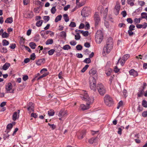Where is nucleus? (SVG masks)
<instances>
[{"label": "nucleus", "mask_w": 147, "mask_h": 147, "mask_svg": "<svg viewBox=\"0 0 147 147\" xmlns=\"http://www.w3.org/2000/svg\"><path fill=\"white\" fill-rule=\"evenodd\" d=\"M43 59H40L36 61V63L38 65H41V63L43 61Z\"/></svg>", "instance_id": "nucleus-39"}, {"label": "nucleus", "mask_w": 147, "mask_h": 147, "mask_svg": "<svg viewBox=\"0 0 147 147\" xmlns=\"http://www.w3.org/2000/svg\"><path fill=\"white\" fill-rule=\"evenodd\" d=\"M36 58V56L34 53H33L30 55V59L33 60H34Z\"/></svg>", "instance_id": "nucleus-55"}, {"label": "nucleus", "mask_w": 147, "mask_h": 147, "mask_svg": "<svg viewBox=\"0 0 147 147\" xmlns=\"http://www.w3.org/2000/svg\"><path fill=\"white\" fill-rule=\"evenodd\" d=\"M80 98L83 100L87 101L86 105L84 104H82L80 105V107L83 110H85L88 109L90 108V105L94 101V98L92 96L90 97L88 94L86 92L84 93V95L80 96Z\"/></svg>", "instance_id": "nucleus-1"}, {"label": "nucleus", "mask_w": 147, "mask_h": 147, "mask_svg": "<svg viewBox=\"0 0 147 147\" xmlns=\"http://www.w3.org/2000/svg\"><path fill=\"white\" fill-rule=\"evenodd\" d=\"M141 19L145 18L147 20V13L146 12H142L141 13Z\"/></svg>", "instance_id": "nucleus-24"}, {"label": "nucleus", "mask_w": 147, "mask_h": 147, "mask_svg": "<svg viewBox=\"0 0 147 147\" xmlns=\"http://www.w3.org/2000/svg\"><path fill=\"white\" fill-rule=\"evenodd\" d=\"M127 22L130 24H132L133 22L131 18H127Z\"/></svg>", "instance_id": "nucleus-59"}, {"label": "nucleus", "mask_w": 147, "mask_h": 147, "mask_svg": "<svg viewBox=\"0 0 147 147\" xmlns=\"http://www.w3.org/2000/svg\"><path fill=\"white\" fill-rule=\"evenodd\" d=\"M121 15H122L123 17H125L127 15V13L125 11H123L121 13Z\"/></svg>", "instance_id": "nucleus-57"}, {"label": "nucleus", "mask_w": 147, "mask_h": 147, "mask_svg": "<svg viewBox=\"0 0 147 147\" xmlns=\"http://www.w3.org/2000/svg\"><path fill=\"white\" fill-rule=\"evenodd\" d=\"M112 70L111 69H109L107 70L106 71V74L107 76H109L110 75Z\"/></svg>", "instance_id": "nucleus-38"}, {"label": "nucleus", "mask_w": 147, "mask_h": 147, "mask_svg": "<svg viewBox=\"0 0 147 147\" xmlns=\"http://www.w3.org/2000/svg\"><path fill=\"white\" fill-rule=\"evenodd\" d=\"M75 39L76 40H79L80 38V36L79 33H77L76 34L75 36Z\"/></svg>", "instance_id": "nucleus-43"}, {"label": "nucleus", "mask_w": 147, "mask_h": 147, "mask_svg": "<svg viewBox=\"0 0 147 147\" xmlns=\"http://www.w3.org/2000/svg\"><path fill=\"white\" fill-rule=\"evenodd\" d=\"M10 66V64L8 63H6L2 67V69L4 70H6Z\"/></svg>", "instance_id": "nucleus-20"}, {"label": "nucleus", "mask_w": 147, "mask_h": 147, "mask_svg": "<svg viewBox=\"0 0 147 147\" xmlns=\"http://www.w3.org/2000/svg\"><path fill=\"white\" fill-rule=\"evenodd\" d=\"M96 80L95 78L94 77H90L89 79L90 85H93L94 84H96Z\"/></svg>", "instance_id": "nucleus-15"}, {"label": "nucleus", "mask_w": 147, "mask_h": 147, "mask_svg": "<svg viewBox=\"0 0 147 147\" xmlns=\"http://www.w3.org/2000/svg\"><path fill=\"white\" fill-rule=\"evenodd\" d=\"M104 100L105 105L108 107H111L114 104V101L113 98L108 94H106L104 98Z\"/></svg>", "instance_id": "nucleus-3"}, {"label": "nucleus", "mask_w": 147, "mask_h": 147, "mask_svg": "<svg viewBox=\"0 0 147 147\" xmlns=\"http://www.w3.org/2000/svg\"><path fill=\"white\" fill-rule=\"evenodd\" d=\"M48 75V74H47V73H45L43 74L41 76H40L39 77H38V78L37 80H39L41 78H42L43 77H45L46 76H47Z\"/></svg>", "instance_id": "nucleus-47"}, {"label": "nucleus", "mask_w": 147, "mask_h": 147, "mask_svg": "<svg viewBox=\"0 0 147 147\" xmlns=\"http://www.w3.org/2000/svg\"><path fill=\"white\" fill-rule=\"evenodd\" d=\"M28 76L27 75H24L23 76V80L25 81L27 80L28 79Z\"/></svg>", "instance_id": "nucleus-64"}, {"label": "nucleus", "mask_w": 147, "mask_h": 147, "mask_svg": "<svg viewBox=\"0 0 147 147\" xmlns=\"http://www.w3.org/2000/svg\"><path fill=\"white\" fill-rule=\"evenodd\" d=\"M135 0H127V3L129 4L131 6H133L134 5V2L135 1Z\"/></svg>", "instance_id": "nucleus-23"}, {"label": "nucleus", "mask_w": 147, "mask_h": 147, "mask_svg": "<svg viewBox=\"0 0 147 147\" xmlns=\"http://www.w3.org/2000/svg\"><path fill=\"white\" fill-rule=\"evenodd\" d=\"M43 19L46 22H48L50 19V17L49 16H45L43 17Z\"/></svg>", "instance_id": "nucleus-52"}, {"label": "nucleus", "mask_w": 147, "mask_h": 147, "mask_svg": "<svg viewBox=\"0 0 147 147\" xmlns=\"http://www.w3.org/2000/svg\"><path fill=\"white\" fill-rule=\"evenodd\" d=\"M56 11V9L55 7H53L51 10V13L53 14H54L55 13Z\"/></svg>", "instance_id": "nucleus-50"}, {"label": "nucleus", "mask_w": 147, "mask_h": 147, "mask_svg": "<svg viewBox=\"0 0 147 147\" xmlns=\"http://www.w3.org/2000/svg\"><path fill=\"white\" fill-rule=\"evenodd\" d=\"M97 90L98 92H105L106 91L105 88L101 84H98Z\"/></svg>", "instance_id": "nucleus-7"}, {"label": "nucleus", "mask_w": 147, "mask_h": 147, "mask_svg": "<svg viewBox=\"0 0 147 147\" xmlns=\"http://www.w3.org/2000/svg\"><path fill=\"white\" fill-rule=\"evenodd\" d=\"M48 125L52 128V130H54L56 128V126L54 124H50L49 123H48Z\"/></svg>", "instance_id": "nucleus-48"}, {"label": "nucleus", "mask_w": 147, "mask_h": 147, "mask_svg": "<svg viewBox=\"0 0 147 147\" xmlns=\"http://www.w3.org/2000/svg\"><path fill=\"white\" fill-rule=\"evenodd\" d=\"M86 133V131L85 130L82 131H81L80 134L78 136V139L80 140L82 139L85 136Z\"/></svg>", "instance_id": "nucleus-13"}, {"label": "nucleus", "mask_w": 147, "mask_h": 147, "mask_svg": "<svg viewBox=\"0 0 147 147\" xmlns=\"http://www.w3.org/2000/svg\"><path fill=\"white\" fill-rule=\"evenodd\" d=\"M89 67V65H86L82 69L81 72H84Z\"/></svg>", "instance_id": "nucleus-46"}, {"label": "nucleus", "mask_w": 147, "mask_h": 147, "mask_svg": "<svg viewBox=\"0 0 147 147\" xmlns=\"http://www.w3.org/2000/svg\"><path fill=\"white\" fill-rule=\"evenodd\" d=\"M62 17V16L61 15L58 16L55 19V22H57L59 21H60Z\"/></svg>", "instance_id": "nucleus-28"}, {"label": "nucleus", "mask_w": 147, "mask_h": 147, "mask_svg": "<svg viewBox=\"0 0 147 147\" xmlns=\"http://www.w3.org/2000/svg\"><path fill=\"white\" fill-rule=\"evenodd\" d=\"M146 86H147L145 82L144 83L143 86L142 87V90H140V92H143L144 89H145V88L146 87Z\"/></svg>", "instance_id": "nucleus-61"}, {"label": "nucleus", "mask_w": 147, "mask_h": 147, "mask_svg": "<svg viewBox=\"0 0 147 147\" xmlns=\"http://www.w3.org/2000/svg\"><path fill=\"white\" fill-rule=\"evenodd\" d=\"M113 46V39L111 37H109L107 40L106 44L103 49V52L109 53L112 49Z\"/></svg>", "instance_id": "nucleus-2"}, {"label": "nucleus", "mask_w": 147, "mask_h": 147, "mask_svg": "<svg viewBox=\"0 0 147 147\" xmlns=\"http://www.w3.org/2000/svg\"><path fill=\"white\" fill-rule=\"evenodd\" d=\"M27 108L28 110L30 112H31V111H34V104L32 102H29L27 104Z\"/></svg>", "instance_id": "nucleus-9"}, {"label": "nucleus", "mask_w": 147, "mask_h": 147, "mask_svg": "<svg viewBox=\"0 0 147 147\" xmlns=\"http://www.w3.org/2000/svg\"><path fill=\"white\" fill-rule=\"evenodd\" d=\"M84 46L87 48H89L90 46V43L88 42H85L84 44Z\"/></svg>", "instance_id": "nucleus-60"}, {"label": "nucleus", "mask_w": 147, "mask_h": 147, "mask_svg": "<svg viewBox=\"0 0 147 147\" xmlns=\"http://www.w3.org/2000/svg\"><path fill=\"white\" fill-rule=\"evenodd\" d=\"M78 31H80V33H82L83 35L84 36H87L88 35V31H83L82 30H78L77 29L76 30H75V32H77Z\"/></svg>", "instance_id": "nucleus-17"}, {"label": "nucleus", "mask_w": 147, "mask_h": 147, "mask_svg": "<svg viewBox=\"0 0 147 147\" xmlns=\"http://www.w3.org/2000/svg\"><path fill=\"white\" fill-rule=\"evenodd\" d=\"M69 26L71 27H74L76 26V24L74 22H71L69 25Z\"/></svg>", "instance_id": "nucleus-54"}, {"label": "nucleus", "mask_w": 147, "mask_h": 147, "mask_svg": "<svg viewBox=\"0 0 147 147\" xmlns=\"http://www.w3.org/2000/svg\"><path fill=\"white\" fill-rule=\"evenodd\" d=\"M135 26L133 24L131 25L129 27V30L131 31L134 30Z\"/></svg>", "instance_id": "nucleus-51"}, {"label": "nucleus", "mask_w": 147, "mask_h": 147, "mask_svg": "<svg viewBox=\"0 0 147 147\" xmlns=\"http://www.w3.org/2000/svg\"><path fill=\"white\" fill-rule=\"evenodd\" d=\"M76 48L78 50H81L82 48V47L81 45H78L76 46Z\"/></svg>", "instance_id": "nucleus-53"}, {"label": "nucleus", "mask_w": 147, "mask_h": 147, "mask_svg": "<svg viewBox=\"0 0 147 147\" xmlns=\"http://www.w3.org/2000/svg\"><path fill=\"white\" fill-rule=\"evenodd\" d=\"M96 84H94L93 85H90V89L93 91H95L96 90Z\"/></svg>", "instance_id": "nucleus-26"}, {"label": "nucleus", "mask_w": 147, "mask_h": 147, "mask_svg": "<svg viewBox=\"0 0 147 147\" xmlns=\"http://www.w3.org/2000/svg\"><path fill=\"white\" fill-rule=\"evenodd\" d=\"M13 125L11 123H10L8 124L6 127V130L5 131V132L9 133L12 128Z\"/></svg>", "instance_id": "nucleus-16"}, {"label": "nucleus", "mask_w": 147, "mask_h": 147, "mask_svg": "<svg viewBox=\"0 0 147 147\" xmlns=\"http://www.w3.org/2000/svg\"><path fill=\"white\" fill-rule=\"evenodd\" d=\"M129 55L128 54H126L124 55L122 58V59L123 60L125 61H126L127 59L129 58Z\"/></svg>", "instance_id": "nucleus-35"}, {"label": "nucleus", "mask_w": 147, "mask_h": 147, "mask_svg": "<svg viewBox=\"0 0 147 147\" xmlns=\"http://www.w3.org/2000/svg\"><path fill=\"white\" fill-rule=\"evenodd\" d=\"M67 113V111L63 109L61 110L59 113L58 116L60 117H62L65 116Z\"/></svg>", "instance_id": "nucleus-12"}, {"label": "nucleus", "mask_w": 147, "mask_h": 147, "mask_svg": "<svg viewBox=\"0 0 147 147\" xmlns=\"http://www.w3.org/2000/svg\"><path fill=\"white\" fill-rule=\"evenodd\" d=\"M130 75L134 77H136L138 76V73L134 69H131L129 71Z\"/></svg>", "instance_id": "nucleus-14"}, {"label": "nucleus", "mask_w": 147, "mask_h": 147, "mask_svg": "<svg viewBox=\"0 0 147 147\" xmlns=\"http://www.w3.org/2000/svg\"><path fill=\"white\" fill-rule=\"evenodd\" d=\"M90 11L87 7H84L82 10L81 14L83 17H87L89 15Z\"/></svg>", "instance_id": "nucleus-6"}, {"label": "nucleus", "mask_w": 147, "mask_h": 147, "mask_svg": "<svg viewBox=\"0 0 147 147\" xmlns=\"http://www.w3.org/2000/svg\"><path fill=\"white\" fill-rule=\"evenodd\" d=\"M120 8V6L119 4H117L115 6L114 9V13L116 15L118 14Z\"/></svg>", "instance_id": "nucleus-11"}, {"label": "nucleus", "mask_w": 147, "mask_h": 147, "mask_svg": "<svg viewBox=\"0 0 147 147\" xmlns=\"http://www.w3.org/2000/svg\"><path fill=\"white\" fill-rule=\"evenodd\" d=\"M55 51V50L54 49H52L48 51V53L49 55H52L53 54Z\"/></svg>", "instance_id": "nucleus-49"}, {"label": "nucleus", "mask_w": 147, "mask_h": 147, "mask_svg": "<svg viewBox=\"0 0 147 147\" xmlns=\"http://www.w3.org/2000/svg\"><path fill=\"white\" fill-rule=\"evenodd\" d=\"M12 87V85L10 83H8L6 86V89L7 91H10Z\"/></svg>", "instance_id": "nucleus-21"}, {"label": "nucleus", "mask_w": 147, "mask_h": 147, "mask_svg": "<svg viewBox=\"0 0 147 147\" xmlns=\"http://www.w3.org/2000/svg\"><path fill=\"white\" fill-rule=\"evenodd\" d=\"M84 62L86 63H89L91 62V61L90 58H89L85 59Z\"/></svg>", "instance_id": "nucleus-44"}, {"label": "nucleus", "mask_w": 147, "mask_h": 147, "mask_svg": "<svg viewBox=\"0 0 147 147\" xmlns=\"http://www.w3.org/2000/svg\"><path fill=\"white\" fill-rule=\"evenodd\" d=\"M6 134H3V138L4 140L8 138L9 136V135L8 134V133L6 132Z\"/></svg>", "instance_id": "nucleus-40"}, {"label": "nucleus", "mask_w": 147, "mask_h": 147, "mask_svg": "<svg viewBox=\"0 0 147 147\" xmlns=\"http://www.w3.org/2000/svg\"><path fill=\"white\" fill-rule=\"evenodd\" d=\"M147 26V23L144 22V25L137 24L136 25V27L138 28H145Z\"/></svg>", "instance_id": "nucleus-18"}, {"label": "nucleus", "mask_w": 147, "mask_h": 147, "mask_svg": "<svg viewBox=\"0 0 147 147\" xmlns=\"http://www.w3.org/2000/svg\"><path fill=\"white\" fill-rule=\"evenodd\" d=\"M29 46L32 49H35L36 45L34 43L31 42L29 43Z\"/></svg>", "instance_id": "nucleus-31"}, {"label": "nucleus", "mask_w": 147, "mask_h": 147, "mask_svg": "<svg viewBox=\"0 0 147 147\" xmlns=\"http://www.w3.org/2000/svg\"><path fill=\"white\" fill-rule=\"evenodd\" d=\"M142 115L144 117H147V111L143 112L142 113Z\"/></svg>", "instance_id": "nucleus-58"}, {"label": "nucleus", "mask_w": 147, "mask_h": 147, "mask_svg": "<svg viewBox=\"0 0 147 147\" xmlns=\"http://www.w3.org/2000/svg\"><path fill=\"white\" fill-rule=\"evenodd\" d=\"M62 49L64 50H68L69 49H71V47L69 45H66L64 46L62 48Z\"/></svg>", "instance_id": "nucleus-30"}, {"label": "nucleus", "mask_w": 147, "mask_h": 147, "mask_svg": "<svg viewBox=\"0 0 147 147\" xmlns=\"http://www.w3.org/2000/svg\"><path fill=\"white\" fill-rule=\"evenodd\" d=\"M20 112V110H18L17 112H15L13 113L12 116V119L13 121H16L17 118H19Z\"/></svg>", "instance_id": "nucleus-10"}, {"label": "nucleus", "mask_w": 147, "mask_h": 147, "mask_svg": "<svg viewBox=\"0 0 147 147\" xmlns=\"http://www.w3.org/2000/svg\"><path fill=\"white\" fill-rule=\"evenodd\" d=\"M103 38V35L101 30L97 31L95 35V40L97 43L100 44L102 41Z\"/></svg>", "instance_id": "nucleus-4"}, {"label": "nucleus", "mask_w": 147, "mask_h": 147, "mask_svg": "<svg viewBox=\"0 0 147 147\" xmlns=\"http://www.w3.org/2000/svg\"><path fill=\"white\" fill-rule=\"evenodd\" d=\"M141 19L140 18H135L134 19V23H135V24H136L139 23L140 22V20Z\"/></svg>", "instance_id": "nucleus-32"}, {"label": "nucleus", "mask_w": 147, "mask_h": 147, "mask_svg": "<svg viewBox=\"0 0 147 147\" xmlns=\"http://www.w3.org/2000/svg\"><path fill=\"white\" fill-rule=\"evenodd\" d=\"M124 128V127L123 126H121L120 127H119L118 128V131H117L118 134L121 135L122 134V131Z\"/></svg>", "instance_id": "nucleus-27"}, {"label": "nucleus", "mask_w": 147, "mask_h": 147, "mask_svg": "<svg viewBox=\"0 0 147 147\" xmlns=\"http://www.w3.org/2000/svg\"><path fill=\"white\" fill-rule=\"evenodd\" d=\"M97 137L96 138H93L89 140V142L90 144H92L94 143H96L97 142Z\"/></svg>", "instance_id": "nucleus-19"}, {"label": "nucleus", "mask_w": 147, "mask_h": 147, "mask_svg": "<svg viewBox=\"0 0 147 147\" xmlns=\"http://www.w3.org/2000/svg\"><path fill=\"white\" fill-rule=\"evenodd\" d=\"M0 51L2 53H5L7 52V50L6 49L2 47L0 48Z\"/></svg>", "instance_id": "nucleus-41"}, {"label": "nucleus", "mask_w": 147, "mask_h": 147, "mask_svg": "<svg viewBox=\"0 0 147 147\" xmlns=\"http://www.w3.org/2000/svg\"><path fill=\"white\" fill-rule=\"evenodd\" d=\"M43 22L42 20L38 21L36 23V25L38 27H40L42 25Z\"/></svg>", "instance_id": "nucleus-33"}, {"label": "nucleus", "mask_w": 147, "mask_h": 147, "mask_svg": "<svg viewBox=\"0 0 147 147\" xmlns=\"http://www.w3.org/2000/svg\"><path fill=\"white\" fill-rule=\"evenodd\" d=\"M36 4L37 5H39L40 6L42 7L44 5V3L40 2V1H37L36 2Z\"/></svg>", "instance_id": "nucleus-45"}, {"label": "nucleus", "mask_w": 147, "mask_h": 147, "mask_svg": "<svg viewBox=\"0 0 147 147\" xmlns=\"http://www.w3.org/2000/svg\"><path fill=\"white\" fill-rule=\"evenodd\" d=\"M53 42V40L52 39H48L46 42L45 43L47 45L52 44Z\"/></svg>", "instance_id": "nucleus-29"}, {"label": "nucleus", "mask_w": 147, "mask_h": 147, "mask_svg": "<svg viewBox=\"0 0 147 147\" xmlns=\"http://www.w3.org/2000/svg\"><path fill=\"white\" fill-rule=\"evenodd\" d=\"M9 36V34L5 32H3L2 35V37L3 38H7Z\"/></svg>", "instance_id": "nucleus-42"}, {"label": "nucleus", "mask_w": 147, "mask_h": 147, "mask_svg": "<svg viewBox=\"0 0 147 147\" xmlns=\"http://www.w3.org/2000/svg\"><path fill=\"white\" fill-rule=\"evenodd\" d=\"M143 109L140 106V105H139L137 108V111L138 112H140L142 111Z\"/></svg>", "instance_id": "nucleus-56"}, {"label": "nucleus", "mask_w": 147, "mask_h": 147, "mask_svg": "<svg viewBox=\"0 0 147 147\" xmlns=\"http://www.w3.org/2000/svg\"><path fill=\"white\" fill-rule=\"evenodd\" d=\"M13 22V18L12 17L7 18L5 21V22L7 23L11 24Z\"/></svg>", "instance_id": "nucleus-22"}, {"label": "nucleus", "mask_w": 147, "mask_h": 147, "mask_svg": "<svg viewBox=\"0 0 147 147\" xmlns=\"http://www.w3.org/2000/svg\"><path fill=\"white\" fill-rule=\"evenodd\" d=\"M70 7V5H67L66 6H65L64 8L63 9L64 11H66Z\"/></svg>", "instance_id": "nucleus-63"}, {"label": "nucleus", "mask_w": 147, "mask_h": 147, "mask_svg": "<svg viewBox=\"0 0 147 147\" xmlns=\"http://www.w3.org/2000/svg\"><path fill=\"white\" fill-rule=\"evenodd\" d=\"M89 73L91 76H95V77H96V78H97L98 75L97 71L95 68H93L91 69L89 71Z\"/></svg>", "instance_id": "nucleus-8"}, {"label": "nucleus", "mask_w": 147, "mask_h": 147, "mask_svg": "<svg viewBox=\"0 0 147 147\" xmlns=\"http://www.w3.org/2000/svg\"><path fill=\"white\" fill-rule=\"evenodd\" d=\"M9 43L8 41L4 39L2 41V44L3 46H7L8 45Z\"/></svg>", "instance_id": "nucleus-34"}, {"label": "nucleus", "mask_w": 147, "mask_h": 147, "mask_svg": "<svg viewBox=\"0 0 147 147\" xmlns=\"http://www.w3.org/2000/svg\"><path fill=\"white\" fill-rule=\"evenodd\" d=\"M142 105L145 108L147 107V101L145 100H143L142 102Z\"/></svg>", "instance_id": "nucleus-36"}, {"label": "nucleus", "mask_w": 147, "mask_h": 147, "mask_svg": "<svg viewBox=\"0 0 147 147\" xmlns=\"http://www.w3.org/2000/svg\"><path fill=\"white\" fill-rule=\"evenodd\" d=\"M55 113L54 111L52 110H50L48 112V114L49 116H53L54 115Z\"/></svg>", "instance_id": "nucleus-25"}, {"label": "nucleus", "mask_w": 147, "mask_h": 147, "mask_svg": "<svg viewBox=\"0 0 147 147\" xmlns=\"http://www.w3.org/2000/svg\"><path fill=\"white\" fill-rule=\"evenodd\" d=\"M63 17L65 21L67 22L69 21V17L67 14H64L63 15Z\"/></svg>", "instance_id": "nucleus-37"}, {"label": "nucleus", "mask_w": 147, "mask_h": 147, "mask_svg": "<svg viewBox=\"0 0 147 147\" xmlns=\"http://www.w3.org/2000/svg\"><path fill=\"white\" fill-rule=\"evenodd\" d=\"M94 20L95 27L98 26L100 22V19L99 14L97 12H96L94 16Z\"/></svg>", "instance_id": "nucleus-5"}, {"label": "nucleus", "mask_w": 147, "mask_h": 147, "mask_svg": "<svg viewBox=\"0 0 147 147\" xmlns=\"http://www.w3.org/2000/svg\"><path fill=\"white\" fill-rule=\"evenodd\" d=\"M31 116L32 117L36 118L37 117L38 115L36 113H32L31 114Z\"/></svg>", "instance_id": "nucleus-62"}]
</instances>
